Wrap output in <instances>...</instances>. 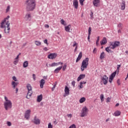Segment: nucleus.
<instances>
[{"label": "nucleus", "mask_w": 128, "mask_h": 128, "mask_svg": "<svg viewBox=\"0 0 128 128\" xmlns=\"http://www.w3.org/2000/svg\"><path fill=\"white\" fill-rule=\"evenodd\" d=\"M26 10L28 12H32L36 8V0H27L26 2Z\"/></svg>", "instance_id": "1"}, {"label": "nucleus", "mask_w": 128, "mask_h": 128, "mask_svg": "<svg viewBox=\"0 0 128 128\" xmlns=\"http://www.w3.org/2000/svg\"><path fill=\"white\" fill-rule=\"evenodd\" d=\"M10 22L8 20L6 21L3 20L0 23V28H4V32L6 34H10Z\"/></svg>", "instance_id": "2"}, {"label": "nucleus", "mask_w": 128, "mask_h": 128, "mask_svg": "<svg viewBox=\"0 0 128 128\" xmlns=\"http://www.w3.org/2000/svg\"><path fill=\"white\" fill-rule=\"evenodd\" d=\"M88 58H86L84 60H82L80 67L82 72H84V69L88 68Z\"/></svg>", "instance_id": "3"}, {"label": "nucleus", "mask_w": 128, "mask_h": 128, "mask_svg": "<svg viewBox=\"0 0 128 128\" xmlns=\"http://www.w3.org/2000/svg\"><path fill=\"white\" fill-rule=\"evenodd\" d=\"M26 88L28 90V92L27 94V96H26V98L28 100L30 98V96H32V86L30 85V84H28L26 86Z\"/></svg>", "instance_id": "4"}, {"label": "nucleus", "mask_w": 128, "mask_h": 128, "mask_svg": "<svg viewBox=\"0 0 128 128\" xmlns=\"http://www.w3.org/2000/svg\"><path fill=\"white\" fill-rule=\"evenodd\" d=\"M110 46H111L110 48H112V50H114V48L120 46V42L119 41L110 42Z\"/></svg>", "instance_id": "5"}, {"label": "nucleus", "mask_w": 128, "mask_h": 128, "mask_svg": "<svg viewBox=\"0 0 128 128\" xmlns=\"http://www.w3.org/2000/svg\"><path fill=\"white\" fill-rule=\"evenodd\" d=\"M4 106L6 110H8V109L12 108V102L10 100H8V102H4Z\"/></svg>", "instance_id": "6"}, {"label": "nucleus", "mask_w": 128, "mask_h": 128, "mask_svg": "<svg viewBox=\"0 0 128 128\" xmlns=\"http://www.w3.org/2000/svg\"><path fill=\"white\" fill-rule=\"evenodd\" d=\"M88 109L86 106H85L82 108V114L80 116L82 118H84V116H86V114H88Z\"/></svg>", "instance_id": "7"}, {"label": "nucleus", "mask_w": 128, "mask_h": 128, "mask_svg": "<svg viewBox=\"0 0 128 128\" xmlns=\"http://www.w3.org/2000/svg\"><path fill=\"white\" fill-rule=\"evenodd\" d=\"M101 82L104 84H106L108 82V76H106V75H104L102 76L101 78Z\"/></svg>", "instance_id": "8"}, {"label": "nucleus", "mask_w": 128, "mask_h": 128, "mask_svg": "<svg viewBox=\"0 0 128 128\" xmlns=\"http://www.w3.org/2000/svg\"><path fill=\"white\" fill-rule=\"evenodd\" d=\"M58 56V54L56 53H52L48 55V58L50 60H54Z\"/></svg>", "instance_id": "9"}, {"label": "nucleus", "mask_w": 128, "mask_h": 128, "mask_svg": "<svg viewBox=\"0 0 128 128\" xmlns=\"http://www.w3.org/2000/svg\"><path fill=\"white\" fill-rule=\"evenodd\" d=\"M31 112L32 111L30 110H28L25 112L24 118H26V120H28V118H30Z\"/></svg>", "instance_id": "10"}, {"label": "nucleus", "mask_w": 128, "mask_h": 128, "mask_svg": "<svg viewBox=\"0 0 128 128\" xmlns=\"http://www.w3.org/2000/svg\"><path fill=\"white\" fill-rule=\"evenodd\" d=\"M33 122L34 124H40V120L36 116H34Z\"/></svg>", "instance_id": "11"}, {"label": "nucleus", "mask_w": 128, "mask_h": 128, "mask_svg": "<svg viewBox=\"0 0 128 128\" xmlns=\"http://www.w3.org/2000/svg\"><path fill=\"white\" fill-rule=\"evenodd\" d=\"M120 6L122 10H126V2L122 0V2L120 4Z\"/></svg>", "instance_id": "12"}, {"label": "nucleus", "mask_w": 128, "mask_h": 128, "mask_svg": "<svg viewBox=\"0 0 128 128\" xmlns=\"http://www.w3.org/2000/svg\"><path fill=\"white\" fill-rule=\"evenodd\" d=\"M73 6L74 8L78 10V0H74Z\"/></svg>", "instance_id": "13"}, {"label": "nucleus", "mask_w": 128, "mask_h": 128, "mask_svg": "<svg viewBox=\"0 0 128 128\" xmlns=\"http://www.w3.org/2000/svg\"><path fill=\"white\" fill-rule=\"evenodd\" d=\"M60 64H61V66H62V64H64V62H53L51 64L50 66H60Z\"/></svg>", "instance_id": "14"}, {"label": "nucleus", "mask_w": 128, "mask_h": 128, "mask_svg": "<svg viewBox=\"0 0 128 128\" xmlns=\"http://www.w3.org/2000/svg\"><path fill=\"white\" fill-rule=\"evenodd\" d=\"M100 2V0H93V4L94 6L98 7V4Z\"/></svg>", "instance_id": "15"}, {"label": "nucleus", "mask_w": 128, "mask_h": 128, "mask_svg": "<svg viewBox=\"0 0 128 128\" xmlns=\"http://www.w3.org/2000/svg\"><path fill=\"white\" fill-rule=\"evenodd\" d=\"M40 88H44V84H46V80L44 79H42L40 81Z\"/></svg>", "instance_id": "16"}, {"label": "nucleus", "mask_w": 128, "mask_h": 128, "mask_svg": "<svg viewBox=\"0 0 128 128\" xmlns=\"http://www.w3.org/2000/svg\"><path fill=\"white\" fill-rule=\"evenodd\" d=\"M106 42H108L106 38L104 37L103 39L100 41V44L101 46H104V44H106Z\"/></svg>", "instance_id": "17"}, {"label": "nucleus", "mask_w": 128, "mask_h": 128, "mask_svg": "<svg viewBox=\"0 0 128 128\" xmlns=\"http://www.w3.org/2000/svg\"><path fill=\"white\" fill-rule=\"evenodd\" d=\"M64 92L66 96H70V88L68 86H65Z\"/></svg>", "instance_id": "18"}, {"label": "nucleus", "mask_w": 128, "mask_h": 128, "mask_svg": "<svg viewBox=\"0 0 128 128\" xmlns=\"http://www.w3.org/2000/svg\"><path fill=\"white\" fill-rule=\"evenodd\" d=\"M82 58V52H80L78 56V57L76 60V62H78L80 60V59Z\"/></svg>", "instance_id": "19"}, {"label": "nucleus", "mask_w": 128, "mask_h": 128, "mask_svg": "<svg viewBox=\"0 0 128 128\" xmlns=\"http://www.w3.org/2000/svg\"><path fill=\"white\" fill-rule=\"evenodd\" d=\"M62 68V66H60L58 68H57L54 70V74H58L60 72V71Z\"/></svg>", "instance_id": "20"}, {"label": "nucleus", "mask_w": 128, "mask_h": 128, "mask_svg": "<svg viewBox=\"0 0 128 128\" xmlns=\"http://www.w3.org/2000/svg\"><path fill=\"white\" fill-rule=\"evenodd\" d=\"M70 28H72V26L70 24H69L65 26L64 30H66V32H70Z\"/></svg>", "instance_id": "21"}, {"label": "nucleus", "mask_w": 128, "mask_h": 128, "mask_svg": "<svg viewBox=\"0 0 128 128\" xmlns=\"http://www.w3.org/2000/svg\"><path fill=\"white\" fill-rule=\"evenodd\" d=\"M86 78V74H80L78 77L77 80L78 82H80V80H82V78Z\"/></svg>", "instance_id": "22"}, {"label": "nucleus", "mask_w": 128, "mask_h": 128, "mask_svg": "<svg viewBox=\"0 0 128 128\" xmlns=\"http://www.w3.org/2000/svg\"><path fill=\"white\" fill-rule=\"evenodd\" d=\"M18 84V82H16L14 81H12V86L13 88H16V86Z\"/></svg>", "instance_id": "23"}, {"label": "nucleus", "mask_w": 128, "mask_h": 128, "mask_svg": "<svg viewBox=\"0 0 128 128\" xmlns=\"http://www.w3.org/2000/svg\"><path fill=\"white\" fill-rule=\"evenodd\" d=\"M42 100V95L40 94V96H38L37 98V102H40Z\"/></svg>", "instance_id": "24"}, {"label": "nucleus", "mask_w": 128, "mask_h": 128, "mask_svg": "<svg viewBox=\"0 0 128 128\" xmlns=\"http://www.w3.org/2000/svg\"><path fill=\"white\" fill-rule=\"evenodd\" d=\"M26 18L27 20H32V15L30 14H28L26 15Z\"/></svg>", "instance_id": "25"}, {"label": "nucleus", "mask_w": 128, "mask_h": 128, "mask_svg": "<svg viewBox=\"0 0 128 128\" xmlns=\"http://www.w3.org/2000/svg\"><path fill=\"white\" fill-rule=\"evenodd\" d=\"M113 116H120V111L115 112L113 114Z\"/></svg>", "instance_id": "26"}, {"label": "nucleus", "mask_w": 128, "mask_h": 128, "mask_svg": "<svg viewBox=\"0 0 128 128\" xmlns=\"http://www.w3.org/2000/svg\"><path fill=\"white\" fill-rule=\"evenodd\" d=\"M110 48H112V46H110V45L108 46V47H106V48H105V50H106V52H112V50H110Z\"/></svg>", "instance_id": "27"}, {"label": "nucleus", "mask_w": 128, "mask_h": 128, "mask_svg": "<svg viewBox=\"0 0 128 128\" xmlns=\"http://www.w3.org/2000/svg\"><path fill=\"white\" fill-rule=\"evenodd\" d=\"M105 56L106 54H104V52H102L100 55V60H104Z\"/></svg>", "instance_id": "28"}, {"label": "nucleus", "mask_w": 128, "mask_h": 128, "mask_svg": "<svg viewBox=\"0 0 128 128\" xmlns=\"http://www.w3.org/2000/svg\"><path fill=\"white\" fill-rule=\"evenodd\" d=\"M116 70L113 73H112L110 76V78H114V76H116Z\"/></svg>", "instance_id": "29"}, {"label": "nucleus", "mask_w": 128, "mask_h": 128, "mask_svg": "<svg viewBox=\"0 0 128 128\" xmlns=\"http://www.w3.org/2000/svg\"><path fill=\"white\" fill-rule=\"evenodd\" d=\"M28 62L25 61L23 63V67H24V68H28Z\"/></svg>", "instance_id": "30"}, {"label": "nucleus", "mask_w": 128, "mask_h": 128, "mask_svg": "<svg viewBox=\"0 0 128 128\" xmlns=\"http://www.w3.org/2000/svg\"><path fill=\"white\" fill-rule=\"evenodd\" d=\"M80 104H82V102H86V98L82 97L79 100Z\"/></svg>", "instance_id": "31"}, {"label": "nucleus", "mask_w": 128, "mask_h": 128, "mask_svg": "<svg viewBox=\"0 0 128 128\" xmlns=\"http://www.w3.org/2000/svg\"><path fill=\"white\" fill-rule=\"evenodd\" d=\"M35 44H36V46H38L42 44V42L40 41L36 40L35 41Z\"/></svg>", "instance_id": "32"}, {"label": "nucleus", "mask_w": 128, "mask_h": 128, "mask_svg": "<svg viewBox=\"0 0 128 128\" xmlns=\"http://www.w3.org/2000/svg\"><path fill=\"white\" fill-rule=\"evenodd\" d=\"M88 38H90V34H92V28L90 27L88 28Z\"/></svg>", "instance_id": "33"}, {"label": "nucleus", "mask_w": 128, "mask_h": 128, "mask_svg": "<svg viewBox=\"0 0 128 128\" xmlns=\"http://www.w3.org/2000/svg\"><path fill=\"white\" fill-rule=\"evenodd\" d=\"M118 28H119V29L122 30V24L119 23L118 26Z\"/></svg>", "instance_id": "34"}, {"label": "nucleus", "mask_w": 128, "mask_h": 128, "mask_svg": "<svg viewBox=\"0 0 128 128\" xmlns=\"http://www.w3.org/2000/svg\"><path fill=\"white\" fill-rule=\"evenodd\" d=\"M56 82L54 84L53 87L52 88V92H54V88H56Z\"/></svg>", "instance_id": "35"}, {"label": "nucleus", "mask_w": 128, "mask_h": 128, "mask_svg": "<svg viewBox=\"0 0 128 128\" xmlns=\"http://www.w3.org/2000/svg\"><path fill=\"white\" fill-rule=\"evenodd\" d=\"M100 98L101 102H104V94H100Z\"/></svg>", "instance_id": "36"}, {"label": "nucleus", "mask_w": 128, "mask_h": 128, "mask_svg": "<svg viewBox=\"0 0 128 128\" xmlns=\"http://www.w3.org/2000/svg\"><path fill=\"white\" fill-rule=\"evenodd\" d=\"M60 22L62 24H63L64 26H66V24H66V21H64V19L61 20Z\"/></svg>", "instance_id": "37"}, {"label": "nucleus", "mask_w": 128, "mask_h": 128, "mask_svg": "<svg viewBox=\"0 0 128 128\" xmlns=\"http://www.w3.org/2000/svg\"><path fill=\"white\" fill-rule=\"evenodd\" d=\"M98 42H100V36H98L97 40H96V46H98Z\"/></svg>", "instance_id": "38"}, {"label": "nucleus", "mask_w": 128, "mask_h": 128, "mask_svg": "<svg viewBox=\"0 0 128 128\" xmlns=\"http://www.w3.org/2000/svg\"><path fill=\"white\" fill-rule=\"evenodd\" d=\"M10 6H8L6 9V12H10Z\"/></svg>", "instance_id": "39"}, {"label": "nucleus", "mask_w": 128, "mask_h": 128, "mask_svg": "<svg viewBox=\"0 0 128 128\" xmlns=\"http://www.w3.org/2000/svg\"><path fill=\"white\" fill-rule=\"evenodd\" d=\"M72 46H73L74 48V46H76V47L78 46V43H76V41H74V44H73V45H72Z\"/></svg>", "instance_id": "40"}, {"label": "nucleus", "mask_w": 128, "mask_h": 128, "mask_svg": "<svg viewBox=\"0 0 128 128\" xmlns=\"http://www.w3.org/2000/svg\"><path fill=\"white\" fill-rule=\"evenodd\" d=\"M69 128H76V124H72L69 127Z\"/></svg>", "instance_id": "41"}, {"label": "nucleus", "mask_w": 128, "mask_h": 128, "mask_svg": "<svg viewBox=\"0 0 128 128\" xmlns=\"http://www.w3.org/2000/svg\"><path fill=\"white\" fill-rule=\"evenodd\" d=\"M62 68V70L64 71L66 70V65L65 64Z\"/></svg>", "instance_id": "42"}, {"label": "nucleus", "mask_w": 128, "mask_h": 128, "mask_svg": "<svg viewBox=\"0 0 128 128\" xmlns=\"http://www.w3.org/2000/svg\"><path fill=\"white\" fill-rule=\"evenodd\" d=\"M113 80H114V78H112V77H110V78H109V82H110V84H112V82Z\"/></svg>", "instance_id": "43"}, {"label": "nucleus", "mask_w": 128, "mask_h": 128, "mask_svg": "<svg viewBox=\"0 0 128 128\" xmlns=\"http://www.w3.org/2000/svg\"><path fill=\"white\" fill-rule=\"evenodd\" d=\"M18 60H16L14 62V64H15V66H16V64H18Z\"/></svg>", "instance_id": "44"}, {"label": "nucleus", "mask_w": 128, "mask_h": 128, "mask_svg": "<svg viewBox=\"0 0 128 128\" xmlns=\"http://www.w3.org/2000/svg\"><path fill=\"white\" fill-rule=\"evenodd\" d=\"M90 16L91 18V20H92L94 18V13L92 12H91L90 14Z\"/></svg>", "instance_id": "45"}, {"label": "nucleus", "mask_w": 128, "mask_h": 128, "mask_svg": "<svg viewBox=\"0 0 128 128\" xmlns=\"http://www.w3.org/2000/svg\"><path fill=\"white\" fill-rule=\"evenodd\" d=\"M84 0H80L81 6H84Z\"/></svg>", "instance_id": "46"}, {"label": "nucleus", "mask_w": 128, "mask_h": 128, "mask_svg": "<svg viewBox=\"0 0 128 128\" xmlns=\"http://www.w3.org/2000/svg\"><path fill=\"white\" fill-rule=\"evenodd\" d=\"M8 18H10V16H8L6 18H4V20L8 22Z\"/></svg>", "instance_id": "47"}, {"label": "nucleus", "mask_w": 128, "mask_h": 128, "mask_svg": "<svg viewBox=\"0 0 128 128\" xmlns=\"http://www.w3.org/2000/svg\"><path fill=\"white\" fill-rule=\"evenodd\" d=\"M72 84L74 88L75 85H76V81L74 80L72 82Z\"/></svg>", "instance_id": "48"}, {"label": "nucleus", "mask_w": 128, "mask_h": 128, "mask_svg": "<svg viewBox=\"0 0 128 128\" xmlns=\"http://www.w3.org/2000/svg\"><path fill=\"white\" fill-rule=\"evenodd\" d=\"M48 128H52V123L50 122L48 124Z\"/></svg>", "instance_id": "49"}, {"label": "nucleus", "mask_w": 128, "mask_h": 128, "mask_svg": "<svg viewBox=\"0 0 128 128\" xmlns=\"http://www.w3.org/2000/svg\"><path fill=\"white\" fill-rule=\"evenodd\" d=\"M106 102H110V97H108L106 99Z\"/></svg>", "instance_id": "50"}, {"label": "nucleus", "mask_w": 128, "mask_h": 128, "mask_svg": "<svg viewBox=\"0 0 128 128\" xmlns=\"http://www.w3.org/2000/svg\"><path fill=\"white\" fill-rule=\"evenodd\" d=\"M7 126H12V122H7Z\"/></svg>", "instance_id": "51"}, {"label": "nucleus", "mask_w": 128, "mask_h": 128, "mask_svg": "<svg viewBox=\"0 0 128 128\" xmlns=\"http://www.w3.org/2000/svg\"><path fill=\"white\" fill-rule=\"evenodd\" d=\"M117 84H118V86L120 85V79L117 80Z\"/></svg>", "instance_id": "52"}, {"label": "nucleus", "mask_w": 128, "mask_h": 128, "mask_svg": "<svg viewBox=\"0 0 128 128\" xmlns=\"http://www.w3.org/2000/svg\"><path fill=\"white\" fill-rule=\"evenodd\" d=\"M86 84V82L83 81L80 82V84Z\"/></svg>", "instance_id": "53"}, {"label": "nucleus", "mask_w": 128, "mask_h": 128, "mask_svg": "<svg viewBox=\"0 0 128 128\" xmlns=\"http://www.w3.org/2000/svg\"><path fill=\"white\" fill-rule=\"evenodd\" d=\"M12 80H14V82H16V80H16V76H12Z\"/></svg>", "instance_id": "54"}, {"label": "nucleus", "mask_w": 128, "mask_h": 128, "mask_svg": "<svg viewBox=\"0 0 128 128\" xmlns=\"http://www.w3.org/2000/svg\"><path fill=\"white\" fill-rule=\"evenodd\" d=\"M79 90H81V88H84V86L82 84H80V86H78Z\"/></svg>", "instance_id": "55"}, {"label": "nucleus", "mask_w": 128, "mask_h": 128, "mask_svg": "<svg viewBox=\"0 0 128 128\" xmlns=\"http://www.w3.org/2000/svg\"><path fill=\"white\" fill-rule=\"evenodd\" d=\"M43 50L45 52H48V48L46 47H44Z\"/></svg>", "instance_id": "56"}, {"label": "nucleus", "mask_w": 128, "mask_h": 128, "mask_svg": "<svg viewBox=\"0 0 128 128\" xmlns=\"http://www.w3.org/2000/svg\"><path fill=\"white\" fill-rule=\"evenodd\" d=\"M32 78H33L34 80H36V75L34 74H32Z\"/></svg>", "instance_id": "57"}, {"label": "nucleus", "mask_w": 128, "mask_h": 128, "mask_svg": "<svg viewBox=\"0 0 128 128\" xmlns=\"http://www.w3.org/2000/svg\"><path fill=\"white\" fill-rule=\"evenodd\" d=\"M44 43L46 44H48V40H46V39L44 40Z\"/></svg>", "instance_id": "58"}, {"label": "nucleus", "mask_w": 128, "mask_h": 128, "mask_svg": "<svg viewBox=\"0 0 128 128\" xmlns=\"http://www.w3.org/2000/svg\"><path fill=\"white\" fill-rule=\"evenodd\" d=\"M4 100L6 101V102H8V100H8V98H6V96L4 97Z\"/></svg>", "instance_id": "59"}, {"label": "nucleus", "mask_w": 128, "mask_h": 128, "mask_svg": "<svg viewBox=\"0 0 128 128\" xmlns=\"http://www.w3.org/2000/svg\"><path fill=\"white\" fill-rule=\"evenodd\" d=\"M96 48H94L93 50L94 54H96Z\"/></svg>", "instance_id": "60"}, {"label": "nucleus", "mask_w": 128, "mask_h": 128, "mask_svg": "<svg viewBox=\"0 0 128 128\" xmlns=\"http://www.w3.org/2000/svg\"><path fill=\"white\" fill-rule=\"evenodd\" d=\"M68 118H72V114H68Z\"/></svg>", "instance_id": "61"}, {"label": "nucleus", "mask_w": 128, "mask_h": 128, "mask_svg": "<svg viewBox=\"0 0 128 128\" xmlns=\"http://www.w3.org/2000/svg\"><path fill=\"white\" fill-rule=\"evenodd\" d=\"M120 64L118 65L117 69L118 70H118L120 69Z\"/></svg>", "instance_id": "62"}, {"label": "nucleus", "mask_w": 128, "mask_h": 128, "mask_svg": "<svg viewBox=\"0 0 128 128\" xmlns=\"http://www.w3.org/2000/svg\"><path fill=\"white\" fill-rule=\"evenodd\" d=\"M43 78L44 80H48V76H44Z\"/></svg>", "instance_id": "63"}, {"label": "nucleus", "mask_w": 128, "mask_h": 128, "mask_svg": "<svg viewBox=\"0 0 128 128\" xmlns=\"http://www.w3.org/2000/svg\"><path fill=\"white\" fill-rule=\"evenodd\" d=\"M44 26L45 28H50V26H48V24H45Z\"/></svg>", "instance_id": "64"}]
</instances>
